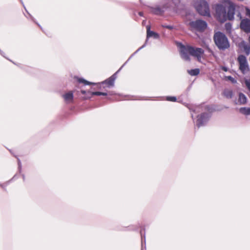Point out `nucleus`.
I'll list each match as a JSON object with an SVG mask.
<instances>
[{"mask_svg":"<svg viewBox=\"0 0 250 250\" xmlns=\"http://www.w3.org/2000/svg\"><path fill=\"white\" fill-rule=\"evenodd\" d=\"M180 52L181 58L186 61H190L189 55L196 57L198 60L204 54V50L201 48H195L190 45H185L182 43H179Z\"/></svg>","mask_w":250,"mask_h":250,"instance_id":"nucleus-1","label":"nucleus"},{"mask_svg":"<svg viewBox=\"0 0 250 250\" xmlns=\"http://www.w3.org/2000/svg\"><path fill=\"white\" fill-rule=\"evenodd\" d=\"M213 40L216 46L220 50H225L230 47L228 37L221 31H217L214 33Z\"/></svg>","mask_w":250,"mask_h":250,"instance_id":"nucleus-2","label":"nucleus"},{"mask_svg":"<svg viewBox=\"0 0 250 250\" xmlns=\"http://www.w3.org/2000/svg\"><path fill=\"white\" fill-rule=\"evenodd\" d=\"M197 12L202 16L210 17L209 4L206 0H199L195 5Z\"/></svg>","mask_w":250,"mask_h":250,"instance_id":"nucleus-3","label":"nucleus"},{"mask_svg":"<svg viewBox=\"0 0 250 250\" xmlns=\"http://www.w3.org/2000/svg\"><path fill=\"white\" fill-rule=\"evenodd\" d=\"M215 14L218 20L222 22L227 21L226 7L222 3H217L215 5Z\"/></svg>","mask_w":250,"mask_h":250,"instance_id":"nucleus-4","label":"nucleus"},{"mask_svg":"<svg viewBox=\"0 0 250 250\" xmlns=\"http://www.w3.org/2000/svg\"><path fill=\"white\" fill-rule=\"evenodd\" d=\"M211 113L203 112L197 116L196 126L199 128L205 126L211 117Z\"/></svg>","mask_w":250,"mask_h":250,"instance_id":"nucleus-5","label":"nucleus"},{"mask_svg":"<svg viewBox=\"0 0 250 250\" xmlns=\"http://www.w3.org/2000/svg\"><path fill=\"white\" fill-rule=\"evenodd\" d=\"M188 25L192 28L200 32L204 31L208 26L207 22L202 20L198 19L194 21H191Z\"/></svg>","mask_w":250,"mask_h":250,"instance_id":"nucleus-6","label":"nucleus"},{"mask_svg":"<svg viewBox=\"0 0 250 250\" xmlns=\"http://www.w3.org/2000/svg\"><path fill=\"white\" fill-rule=\"evenodd\" d=\"M240 27L246 33L250 32V20L248 18L242 19Z\"/></svg>","mask_w":250,"mask_h":250,"instance_id":"nucleus-7","label":"nucleus"},{"mask_svg":"<svg viewBox=\"0 0 250 250\" xmlns=\"http://www.w3.org/2000/svg\"><path fill=\"white\" fill-rule=\"evenodd\" d=\"M235 6L233 4H230L228 8V12H226L227 20H233L234 18Z\"/></svg>","mask_w":250,"mask_h":250,"instance_id":"nucleus-8","label":"nucleus"},{"mask_svg":"<svg viewBox=\"0 0 250 250\" xmlns=\"http://www.w3.org/2000/svg\"><path fill=\"white\" fill-rule=\"evenodd\" d=\"M149 11L150 13L156 15H162L165 12V9L160 7L159 6H149Z\"/></svg>","mask_w":250,"mask_h":250,"instance_id":"nucleus-9","label":"nucleus"},{"mask_svg":"<svg viewBox=\"0 0 250 250\" xmlns=\"http://www.w3.org/2000/svg\"><path fill=\"white\" fill-rule=\"evenodd\" d=\"M118 71L113 74L111 76H110L109 78L106 79L105 80L101 82V84H107L108 87H110L113 86L114 85L115 81L117 78V74Z\"/></svg>","mask_w":250,"mask_h":250,"instance_id":"nucleus-10","label":"nucleus"},{"mask_svg":"<svg viewBox=\"0 0 250 250\" xmlns=\"http://www.w3.org/2000/svg\"><path fill=\"white\" fill-rule=\"evenodd\" d=\"M150 26L147 25L146 26V38L148 39L150 38H153L155 39H158L160 38V35L158 33L151 31L150 30Z\"/></svg>","mask_w":250,"mask_h":250,"instance_id":"nucleus-11","label":"nucleus"},{"mask_svg":"<svg viewBox=\"0 0 250 250\" xmlns=\"http://www.w3.org/2000/svg\"><path fill=\"white\" fill-rule=\"evenodd\" d=\"M247 102V98L243 93H239L238 102L240 104H244Z\"/></svg>","mask_w":250,"mask_h":250,"instance_id":"nucleus-12","label":"nucleus"},{"mask_svg":"<svg viewBox=\"0 0 250 250\" xmlns=\"http://www.w3.org/2000/svg\"><path fill=\"white\" fill-rule=\"evenodd\" d=\"M223 95L228 99H231L233 95L232 90L225 89L223 92Z\"/></svg>","mask_w":250,"mask_h":250,"instance_id":"nucleus-13","label":"nucleus"},{"mask_svg":"<svg viewBox=\"0 0 250 250\" xmlns=\"http://www.w3.org/2000/svg\"><path fill=\"white\" fill-rule=\"evenodd\" d=\"M188 73L192 76H196L199 74L200 69L199 68H194L188 70Z\"/></svg>","mask_w":250,"mask_h":250,"instance_id":"nucleus-14","label":"nucleus"},{"mask_svg":"<svg viewBox=\"0 0 250 250\" xmlns=\"http://www.w3.org/2000/svg\"><path fill=\"white\" fill-rule=\"evenodd\" d=\"M239 111L241 113L246 115H250V107H242L239 109Z\"/></svg>","mask_w":250,"mask_h":250,"instance_id":"nucleus-15","label":"nucleus"},{"mask_svg":"<svg viewBox=\"0 0 250 250\" xmlns=\"http://www.w3.org/2000/svg\"><path fill=\"white\" fill-rule=\"evenodd\" d=\"M242 47L243 48L245 53L249 55L250 53V46L249 44L243 42L242 43Z\"/></svg>","mask_w":250,"mask_h":250,"instance_id":"nucleus-16","label":"nucleus"},{"mask_svg":"<svg viewBox=\"0 0 250 250\" xmlns=\"http://www.w3.org/2000/svg\"><path fill=\"white\" fill-rule=\"evenodd\" d=\"M63 97L66 101L72 100L73 99V94L70 91L64 94Z\"/></svg>","mask_w":250,"mask_h":250,"instance_id":"nucleus-17","label":"nucleus"},{"mask_svg":"<svg viewBox=\"0 0 250 250\" xmlns=\"http://www.w3.org/2000/svg\"><path fill=\"white\" fill-rule=\"evenodd\" d=\"M78 81L79 83H83L85 85H91V84L95 85L96 84L95 83L90 82L85 80L83 78H79L78 79Z\"/></svg>","mask_w":250,"mask_h":250,"instance_id":"nucleus-18","label":"nucleus"},{"mask_svg":"<svg viewBox=\"0 0 250 250\" xmlns=\"http://www.w3.org/2000/svg\"><path fill=\"white\" fill-rule=\"evenodd\" d=\"M249 65L248 62L239 64V69L242 72L244 73L245 71L248 69Z\"/></svg>","mask_w":250,"mask_h":250,"instance_id":"nucleus-19","label":"nucleus"},{"mask_svg":"<svg viewBox=\"0 0 250 250\" xmlns=\"http://www.w3.org/2000/svg\"><path fill=\"white\" fill-rule=\"evenodd\" d=\"M238 61L239 64L248 62L246 57L243 55H240L238 56Z\"/></svg>","mask_w":250,"mask_h":250,"instance_id":"nucleus-20","label":"nucleus"},{"mask_svg":"<svg viewBox=\"0 0 250 250\" xmlns=\"http://www.w3.org/2000/svg\"><path fill=\"white\" fill-rule=\"evenodd\" d=\"M20 0L21 2V4H22L23 6L24 7V9H25L26 12L29 15L31 20L33 21L34 22H35L41 28V29L42 30V27H41L40 24L35 21V20L34 18L30 13H29L27 11V10L26 9L25 7L24 6V5L23 4V2L22 0Z\"/></svg>","mask_w":250,"mask_h":250,"instance_id":"nucleus-21","label":"nucleus"},{"mask_svg":"<svg viewBox=\"0 0 250 250\" xmlns=\"http://www.w3.org/2000/svg\"><path fill=\"white\" fill-rule=\"evenodd\" d=\"M16 178H17V175L16 174H15L11 179H10V180L7 181L6 183H5V184H0V186L2 188L5 189V187L8 185V184L10 182H11L12 180H13L14 179H16Z\"/></svg>","mask_w":250,"mask_h":250,"instance_id":"nucleus-22","label":"nucleus"},{"mask_svg":"<svg viewBox=\"0 0 250 250\" xmlns=\"http://www.w3.org/2000/svg\"><path fill=\"white\" fill-rule=\"evenodd\" d=\"M143 230H144V231L145 230V229L144 227H143L140 230V234H141V238H142V247H143V239L144 241L145 245L146 246V236H145V234H144V235L143 234Z\"/></svg>","mask_w":250,"mask_h":250,"instance_id":"nucleus-23","label":"nucleus"},{"mask_svg":"<svg viewBox=\"0 0 250 250\" xmlns=\"http://www.w3.org/2000/svg\"><path fill=\"white\" fill-rule=\"evenodd\" d=\"M88 93L90 95L102 96V92L100 91L91 92L89 90H88Z\"/></svg>","mask_w":250,"mask_h":250,"instance_id":"nucleus-24","label":"nucleus"},{"mask_svg":"<svg viewBox=\"0 0 250 250\" xmlns=\"http://www.w3.org/2000/svg\"><path fill=\"white\" fill-rule=\"evenodd\" d=\"M167 101L175 102L177 100L175 96H167L166 98Z\"/></svg>","mask_w":250,"mask_h":250,"instance_id":"nucleus-25","label":"nucleus"},{"mask_svg":"<svg viewBox=\"0 0 250 250\" xmlns=\"http://www.w3.org/2000/svg\"><path fill=\"white\" fill-rule=\"evenodd\" d=\"M225 28L227 31H229V32H230L231 31L232 25L230 23H229V22L226 23L225 25Z\"/></svg>","mask_w":250,"mask_h":250,"instance_id":"nucleus-26","label":"nucleus"},{"mask_svg":"<svg viewBox=\"0 0 250 250\" xmlns=\"http://www.w3.org/2000/svg\"><path fill=\"white\" fill-rule=\"evenodd\" d=\"M162 27L168 29L170 30H172L174 29V26L171 25H167L166 24H162Z\"/></svg>","mask_w":250,"mask_h":250,"instance_id":"nucleus-27","label":"nucleus"},{"mask_svg":"<svg viewBox=\"0 0 250 250\" xmlns=\"http://www.w3.org/2000/svg\"><path fill=\"white\" fill-rule=\"evenodd\" d=\"M227 78L228 80L230 81L232 83H237V81L236 80V79L231 76H227Z\"/></svg>","mask_w":250,"mask_h":250,"instance_id":"nucleus-28","label":"nucleus"},{"mask_svg":"<svg viewBox=\"0 0 250 250\" xmlns=\"http://www.w3.org/2000/svg\"><path fill=\"white\" fill-rule=\"evenodd\" d=\"M18 160V170L20 173L21 172V163L20 159L19 158H17Z\"/></svg>","mask_w":250,"mask_h":250,"instance_id":"nucleus-29","label":"nucleus"},{"mask_svg":"<svg viewBox=\"0 0 250 250\" xmlns=\"http://www.w3.org/2000/svg\"><path fill=\"white\" fill-rule=\"evenodd\" d=\"M18 160V170L20 173L21 172V163L20 159L19 158H17Z\"/></svg>","mask_w":250,"mask_h":250,"instance_id":"nucleus-30","label":"nucleus"},{"mask_svg":"<svg viewBox=\"0 0 250 250\" xmlns=\"http://www.w3.org/2000/svg\"><path fill=\"white\" fill-rule=\"evenodd\" d=\"M245 84L246 86L247 87L248 89L250 91V79L249 80H246L245 81Z\"/></svg>","mask_w":250,"mask_h":250,"instance_id":"nucleus-31","label":"nucleus"},{"mask_svg":"<svg viewBox=\"0 0 250 250\" xmlns=\"http://www.w3.org/2000/svg\"><path fill=\"white\" fill-rule=\"evenodd\" d=\"M245 10L246 16L250 18V9L247 7L245 8Z\"/></svg>","mask_w":250,"mask_h":250,"instance_id":"nucleus-32","label":"nucleus"},{"mask_svg":"<svg viewBox=\"0 0 250 250\" xmlns=\"http://www.w3.org/2000/svg\"><path fill=\"white\" fill-rule=\"evenodd\" d=\"M93 95H90L89 94L86 93L85 95L83 97V99L87 100L91 98Z\"/></svg>","mask_w":250,"mask_h":250,"instance_id":"nucleus-33","label":"nucleus"},{"mask_svg":"<svg viewBox=\"0 0 250 250\" xmlns=\"http://www.w3.org/2000/svg\"><path fill=\"white\" fill-rule=\"evenodd\" d=\"M147 41H148V39L146 38V40L145 43L142 46L139 47L140 49L141 50L143 48H144L145 47H146V43H147Z\"/></svg>","mask_w":250,"mask_h":250,"instance_id":"nucleus-34","label":"nucleus"},{"mask_svg":"<svg viewBox=\"0 0 250 250\" xmlns=\"http://www.w3.org/2000/svg\"><path fill=\"white\" fill-rule=\"evenodd\" d=\"M129 61L128 60H127L124 64L121 67V68L118 70V72L125 65H126V64Z\"/></svg>","mask_w":250,"mask_h":250,"instance_id":"nucleus-35","label":"nucleus"},{"mask_svg":"<svg viewBox=\"0 0 250 250\" xmlns=\"http://www.w3.org/2000/svg\"><path fill=\"white\" fill-rule=\"evenodd\" d=\"M205 109H206V110H208V111H210V110H212V108H211V107H210V106H209V105H207V106H206Z\"/></svg>","mask_w":250,"mask_h":250,"instance_id":"nucleus-36","label":"nucleus"},{"mask_svg":"<svg viewBox=\"0 0 250 250\" xmlns=\"http://www.w3.org/2000/svg\"><path fill=\"white\" fill-rule=\"evenodd\" d=\"M88 91H86V90H82L81 92V93H82L83 94H84V95H85V94H86V93L88 94Z\"/></svg>","mask_w":250,"mask_h":250,"instance_id":"nucleus-37","label":"nucleus"},{"mask_svg":"<svg viewBox=\"0 0 250 250\" xmlns=\"http://www.w3.org/2000/svg\"><path fill=\"white\" fill-rule=\"evenodd\" d=\"M138 14H139V15L140 16H141V17H143V16H144V13H143V12H139L138 13Z\"/></svg>","mask_w":250,"mask_h":250,"instance_id":"nucleus-38","label":"nucleus"},{"mask_svg":"<svg viewBox=\"0 0 250 250\" xmlns=\"http://www.w3.org/2000/svg\"><path fill=\"white\" fill-rule=\"evenodd\" d=\"M222 70H224V71H228V68H227V67H226V66H223V67H222Z\"/></svg>","mask_w":250,"mask_h":250,"instance_id":"nucleus-39","label":"nucleus"},{"mask_svg":"<svg viewBox=\"0 0 250 250\" xmlns=\"http://www.w3.org/2000/svg\"><path fill=\"white\" fill-rule=\"evenodd\" d=\"M0 54L1 56H3L4 57H5L4 56V54H5V53H4L2 51V50H1V51H0Z\"/></svg>","mask_w":250,"mask_h":250,"instance_id":"nucleus-40","label":"nucleus"},{"mask_svg":"<svg viewBox=\"0 0 250 250\" xmlns=\"http://www.w3.org/2000/svg\"><path fill=\"white\" fill-rule=\"evenodd\" d=\"M208 51L209 53H213V51H212V50L210 48H209L208 47Z\"/></svg>","mask_w":250,"mask_h":250,"instance_id":"nucleus-41","label":"nucleus"},{"mask_svg":"<svg viewBox=\"0 0 250 250\" xmlns=\"http://www.w3.org/2000/svg\"><path fill=\"white\" fill-rule=\"evenodd\" d=\"M107 93L106 92H102V96H107Z\"/></svg>","mask_w":250,"mask_h":250,"instance_id":"nucleus-42","label":"nucleus"},{"mask_svg":"<svg viewBox=\"0 0 250 250\" xmlns=\"http://www.w3.org/2000/svg\"><path fill=\"white\" fill-rule=\"evenodd\" d=\"M134 55H135V53H133V54H132V55L129 57V58L128 59V60L129 61V60H130V59L132 57H133V56Z\"/></svg>","mask_w":250,"mask_h":250,"instance_id":"nucleus-43","label":"nucleus"},{"mask_svg":"<svg viewBox=\"0 0 250 250\" xmlns=\"http://www.w3.org/2000/svg\"><path fill=\"white\" fill-rule=\"evenodd\" d=\"M140 50H141V49H140V48H139L134 53H135V54H136V53H137Z\"/></svg>","mask_w":250,"mask_h":250,"instance_id":"nucleus-44","label":"nucleus"},{"mask_svg":"<svg viewBox=\"0 0 250 250\" xmlns=\"http://www.w3.org/2000/svg\"><path fill=\"white\" fill-rule=\"evenodd\" d=\"M22 177L23 180L24 181L25 180V175H24V174H22Z\"/></svg>","mask_w":250,"mask_h":250,"instance_id":"nucleus-45","label":"nucleus"},{"mask_svg":"<svg viewBox=\"0 0 250 250\" xmlns=\"http://www.w3.org/2000/svg\"><path fill=\"white\" fill-rule=\"evenodd\" d=\"M10 152H11V154H13L11 150H9Z\"/></svg>","mask_w":250,"mask_h":250,"instance_id":"nucleus-46","label":"nucleus"},{"mask_svg":"<svg viewBox=\"0 0 250 250\" xmlns=\"http://www.w3.org/2000/svg\"><path fill=\"white\" fill-rule=\"evenodd\" d=\"M239 15L241 16V14H239ZM240 17L241 18V16H240Z\"/></svg>","mask_w":250,"mask_h":250,"instance_id":"nucleus-47","label":"nucleus"},{"mask_svg":"<svg viewBox=\"0 0 250 250\" xmlns=\"http://www.w3.org/2000/svg\"><path fill=\"white\" fill-rule=\"evenodd\" d=\"M0 51H1V50L0 49Z\"/></svg>","mask_w":250,"mask_h":250,"instance_id":"nucleus-48","label":"nucleus"}]
</instances>
